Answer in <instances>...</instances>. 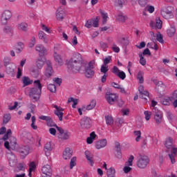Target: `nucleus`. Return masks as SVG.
I'll list each match as a JSON object with an SVG mask.
<instances>
[{"label": "nucleus", "mask_w": 177, "mask_h": 177, "mask_svg": "<svg viewBox=\"0 0 177 177\" xmlns=\"http://www.w3.org/2000/svg\"><path fill=\"white\" fill-rule=\"evenodd\" d=\"M39 120H42L43 121H46L48 127H55L57 129V125L52 118L49 116L41 115L39 117Z\"/></svg>", "instance_id": "obj_13"}, {"label": "nucleus", "mask_w": 177, "mask_h": 177, "mask_svg": "<svg viewBox=\"0 0 177 177\" xmlns=\"http://www.w3.org/2000/svg\"><path fill=\"white\" fill-rule=\"evenodd\" d=\"M152 111L153 113V120L156 122V124H161L162 122V120H164V113H162V111H160L157 108H154L152 109Z\"/></svg>", "instance_id": "obj_4"}, {"label": "nucleus", "mask_w": 177, "mask_h": 177, "mask_svg": "<svg viewBox=\"0 0 177 177\" xmlns=\"http://www.w3.org/2000/svg\"><path fill=\"white\" fill-rule=\"evenodd\" d=\"M118 44H121L122 46H128L129 45V37H121L118 39Z\"/></svg>", "instance_id": "obj_27"}, {"label": "nucleus", "mask_w": 177, "mask_h": 177, "mask_svg": "<svg viewBox=\"0 0 177 177\" xmlns=\"http://www.w3.org/2000/svg\"><path fill=\"white\" fill-rule=\"evenodd\" d=\"M31 121H32V123L30 124L31 128H32V129H35V130L38 129V127H37V125H35V121H36L35 116H32Z\"/></svg>", "instance_id": "obj_56"}, {"label": "nucleus", "mask_w": 177, "mask_h": 177, "mask_svg": "<svg viewBox=\"0 0 177 177\" xmlns=\"http://www.w3.org/2000/svg\"><path fill=\"white\" fill-rule=\"evenodd\" d=\"M10 118H12L10 113H6L3 115V124H8V122H9V121H10Z\"/></svg>", "instance_id": "obj_51"}, {"label": "nucleus", "mask_w": 177, "mask_h": 177, "mask_svg": "<svg viewBox=\"0 0 177 177\" xmlns=\"http://www.w3.org/2000/svg\"><path fill=\"white\" fill-rule=\"evenodd\" d=\"M139 57H140V63L142 65V66H146V59H145V57H143V54H139Z\"/></svg>", "instance_id": "obj_62"}, {"label": "nucleus", "mask_w": 177, "mask_h": 177, "mask_svg": "<svg viewBox=\"0 0 177 177\" xmlns=\"http://www.w3.org/2000/svg\"><path fill=\"white\" fill-rule=\"evenodd\" d=\"M48 89L50 91V92L55 93V92H56V85L52 84H48Z\"/></svg>", "instance_id": "obj_59"}, {"label": "nucleus", "mask_w": 177, "mask_h": 177, "mask_svg": "<svg viewBox=\"0 0 177 177\" xmlns=\"http://www.w3.org/2000/svg\"><path fill=\"white\" fill-rule=\"evenodd\" d=\"M77 165V158L73 157L70 162V169H73Z\"/></svg>", "instance_id": "obj_52"}, {"label": "nucleus", "mask_w": 177, "mask_h": 177, "mask_svg": "<svg viewBox=\"0 0 177 177\" xmlns=\"http://www.w3.org/2000/svg\"><path fill=\"white\" fill-rule=\"evenodd\" d=\"M22 82L24 86H27L28 85L32 84V80H30L28 77H24L22 79Z\"/></svg>", "instance_id": "obj_47"}, {"label": "nucleus", "mask_w": 177, "mask_h": 177, "mask_svg": "<svg viewBox=\"0 0 177 177\" xmlns=\"http://www.w3.org/2000/svg\"><path fill=\"white\" fill-rule=\"evenodd\" d=\"M147 10L149 12V13H153L154 10H156V8L153 6H147Z\"/></svg>", "instance_id": "obj_63"}, {"label": "nucleus", "mask_w": 177, "mask_h": 177, "mask_svg": "<svg viewBox=\"0 0 177 177\" xmlns=\"http://www.w3.org/2000/svg\"><path fill=\"white\" fill-rule=\"evenodd\" d=\"M41 177H52V167L49 165H46L41 168Z\"/></svg>", "instance_id": "obj_10"}, {"label": "nucleus", "mask_w": 177, "mask_h": 177, "mask_svg": "<svg viewBox=\"0 0 177 177\" xmlns=\"http://www.w3.org/2000/svg\"><path fill=\"white\" fill-rule=\"evenodd\" d=\"M7 158L10 167L16 166V164H17V158H16V156L13 154V153H8L7 154Z\"/></svg>", "instance_id": "obj_14"}, {"label": "nucleus", "mask_w": 177, "mask_h": 177, "mask_svg": "<svg viewBox=\"0 0 177 177\" xmlns=\"http://www.w3.org/2000/svg\"><path fill=\"white\" fill-rule=\"evenodd\" d=\"M52 149H53V147H52V143L47 142L45 145L44 151L45 152L46 157H49V156H50V152L52 151Z\"/></svg>", "instance_id": "obj_29"}, {"label": "nucleus", "mask_w": 177, "mask_h": 177, "mask_svg": "<svg viewBox=\"0 0 177 177\" xmlns=\"http://www.w3.org/2000/svg\"><path fill=\"white\" fill-rule=\"evenodd\" d=\"M85 156L88 160V161H89L90 165H91V167H93V160H92L93 155L92 154V152L89 151H85Z\"/></svg>", "instance_id": "obj_35"}, {"label": "nucleus", "mask_w": 177, "mask_h": 177, "mask_svg": "<svg viewBox=\"0 0 177 177\" xmlns=\"http://www.w3.org/2000/svg\"><path fill=\"white\" fill-rule=\"evenodd\" d=\"M116 21H120V23H125V20H127V17L122 12H118L115 16Z\"/></svg>", "instance_id": "obj_28"}, {"label": "nucleus", "mask_w": 177, "mask_h": 177, "mask_svg": "<svg viewBox=\"0 0 177 177\" xmlns=\"http://www.w3.org/2000/svg\"><path fill=\"white\" fill-rule=\"evenodd\" d=\"M144 115L145 116L146 121H149L151 118V111H145L144 112Z\"/></svg>", "instance_id": "obj_57"}, {"label": "nucleus", "mask_w": 177, "mask_h": 177, "mask_svg": "<svg viewBox=\"0 0 177 177\" xmlns=\"http://www.w3.org/2000/svg\"><path fill=\"white\" fill-rule=\"evenodd\" d=\"M55 17L58 21H63L66 17V12L63 6H59L55 12Z\"/></svg>", "instance_id": "obj_7"}, {"label": "nucleus", "mask_w": 177, "mask_h": 177, "mask_svg": "<svg viewBox=\"0 0 177 177\" xmlns=\"http://www.w3.org/2000/svg\"><path fill=\"white\" fill-rule=\"evenodd\" d=\"M138 92L140 93V97L147 100V98L146 97H149V91L145 90V87L143 86V85L139 86Z\"/></svg>", "instance_id": "obj_17"}, {"label": "nucleus", "mask_w": 177, "mask_h": 177, "mask_svg": "<svg viewBox=\"0 0 177 177\" xmlns=\"http://www.w3.org/2000/svg\"><path fill=\"white\" fill-rule=\"evenodd\" d=\"M12 17V12H10V10H5L1 16V21H3V23L4 24H6V23L8 22V20H10V19Z\"/></svg>", "instance_id": "obj_19"}, {"label": "nucleus", "mask_w": 177, "mask_h": 177, "mask_svg": "<svg viewBox=\"0 0 177 177\" xmlns=\"http://www.w3.org/2000/svg\"><path fill=\"white\" fill-rule=\"evenodd\" d=\"M3 63L4 66H12L13 64V62H12V58L10 57H6L3 59Z\"/></svg>", "instance_id": "obj_46"}, {"label": "nucleus", "mask_w": 177, "mask_h": 177, "mask_svg": "<svg viewBox=\"0 0 177 177\" xmlns=\"http://www.w3.org/2000/svg\"><path fill=\"white\" fill-rule=\"evenodd\" d=\"M23 49H24V44L23 42H19L15 48L16 53H21Z\"/></svg>", "instance_id": "obj_43"}, {"label": "nucleus", "mask_w": 177, "mask_h": 177, "mask_svg": "<svg viewBox=\"0 0 177 177\" xmlns=\"http://www.w3.org/2000/svg\"><path fill=\"white\" fill-rule=\"evenodd\" d=\"M53 107L55 109L54 114L58 117L59 121H63V115L64 114L63 112L64 111V109L57 105H54Z\"/></svg>", "instance_id": "obj_11"}, {"label": "nucleus", "mask_w": 177, "mask_h": 177, "mask_svg": "<svg viewBox=\"0 0 177 177\" xmlns=\"http://www.w3.org/2000/svg\"><path fill=\"white\" fill-rule=\"evenodd\" d=\"M175 32H176V28L174 26H170V27L167 30V36L170 38H172V37L175 35Z\"/></svg>", "instance_id": "obj_32"}, {"label": "nucleus", "mask_w": 177, "mask_h": 177, "mask_svg": "<svg viewBox=\"0 0 177 177\" xmlns=\"http://www.w3.org/2000/svg\"><path fill=\"white\" fill-rule=\"evenodd\" d=\"M176 156L177 147H173L170 153L168 154L169 158L171 164H175V162H176Z\"/></svg>", "instance_id": "obj_16"}, {"label": "nucleus", "mask_w": 177, "mask_h": 177, "mask_svg": "<svg viewBox=\"0 0 177 177\" xmlns=\"http://www.w3.org/2000/svg\"><path fill=\"white\" fill-rule=\"evenodd\" d=\"M107 177H115V168L114 167H111L106 170Z\"/></svg>", "instance_id": "obj_36"}, {"label": "nucleus", "mask_w": 177, "mask_h": 177, "mask_svg": "<svg viewBox=\"0 0 177 177\" xmlns=\"http://www.w3.org/2000/svg\"><path fill=\"white\" fill-rule=\"evenodd\" d=\"M28 27V24L26 22H21L18 24L17 28L20 31H27V28Z\"/></svg>", "instance_id": "obj_37"}, {"label": "nucleus", "mask_w": 177, "mask_h": 177, "mask_svg": "<svg viewBox=\"0 0 177 177\" xmlns=\"http://www.w3.org/2000/svg\"><path fill=\"white\" fill-rule=\"evenodd\" d=\"M30 153V147H24L21 150V156L24 158L26 156H28Z\"/></svg>", "instance_id": "obj_40"}, {"label": "nucleus", "mask_w": 177, "mask_h": 177, "mask_svg": "<svg viewBox=\"0 0 177 177\" xmlns=\"http://www.w3.org/2000/svg\"><path fill=\"white\" fill-rule=\"evenodd\" d=\"M104 64L102 65V67H106L107 64H110L111 62V56L106 57L104 60Z\"/></svg>", "instance_id": "obj_50"}, {"label": "nucleus", "mask_w": 177, "mask_h": 177, "mask_svg": "<svg viewBox=\"0 0 177 177\" xmlns=\"http://www.w3.org/2000/svg\"><path fill=\"white\" fill-rule=\"evenodd\" d=\"M172 102V98L170 97H165V98H162L161 100V103L164 106H169L171 104V102Z\"/></svg>", "instance_id": "obj_39"}, {"label": "nucleus", "mask_w": 177, "mask_h": 177, "mask_svg": "<svg viewBox=\"0 0 177 177\" xmlns=\"http://www.w3.org/2000/svg\"><path fill=\"white\" fill-rule=\"evenodd\" d=\"M105 119L107 125H113V123L114 122L113 117L107 115L105 117Z\"/></svg>", "instance_id": "obj_53"}, {"label": "nucleus", "mask_w": 177, "mask_h": 177, "mask_svg": "<svg viewBox=\"0 0 177 177\" xmlns=\"http://www.w3.org/2000/svg\"><path fill=\"white\" fill-rule=\"evenodd\" d=\"M112 73L115 74V75H117V77H118V78L122 80H125V78H127V75L124 73V72L122 71H120V69H118V68L117 67H114L113 68Z\"/></svg>", "instance_id": "obj_15"}, {"label": "nucleus", "mask_w": 177, "mask_h": 177, "mask_svg": "<svg viewBox=\"0 0 177 177\" xmlns=\"http://www.w3.org/2000/svg\"><path fill=\"white\" fill-rule=\"evenodd\" d=\"M3 31L6 34H9V33L12 32V31H13V28H12V27H10V26H7L4 28Z\"/></svg>", "instance_id": "obj_64"}, {"label": "nucleus", "mask_w": 177, "mask_h": 177, "mask_svg": "<svg viewBox=\"0 0 177 177\" xmlns=\"http://www.w3.org/2000/svg\"><path fill=\"white\" fill-rule=\"evenodd\" d=\"M62 157L64 160H70L73 157V150L68 147L66 148L63 151Z\"/></svg>", "instance_id": "obj_24"}, {"label": "nucleus", "mask_w": 177, "mask_h": 177, "mask_svg": "<svg viewBox=\"0 0 177 177\" xmlns=\"http://www.w3.org/2000/svg\"><path fill=\"white\" fill-rule=\"evenodd\" d=\"M85 27H86V28H91L92 27H98L99 26V22L97 21V20H95V19H88L86 21L85 24Z\"/></svg>", "instance_id": "obj_23"}, {"label": "nucleus", "mask_w": 177, "mask_h": 177, "mask_svg": "<svg viewBox=\"0 0 177 177\" xmlns=\"http://www.w3.org/2000/svg\"><path fill=\"white\" fill-rule=\"evenodd\" d=\"M174 142H175V140L171 137H168L166 138L165 142V147L166 149H168V150L171 149L172 150L173 147H176L174 146Z\"/></svg>", "instance_id": "obj_25"}, {"label": "nucleus", "mask_w": 177, "mask_h": 177, "mask_svg": "<svg viewBox=\"0 0 177 177\" xmlns=\"http://www.w3.org/2000/svg\"><path fill=\"white\" fill-rule=\"evenodd\" d=\"M96 138H97V136L96 135L95 131L91 132L90 133V136L86 139L88 145H92V143H93V140H95Z\"/></svg>", "instance_id": "obj_33"}, {"label": "nucleus", "mask_w": 177, "mask_h": 177, "mask_svg": "<svg viewBox=\"0 0 177 177\" xmlns=\"http://www.w3.org/2000/svg\"><path fill=\"white\" fill-rule=\"evenodd\" d=\"M39 39L44 41V44H48V37L46 33L44 32V31L40 30L38 33Z\"/></svg>", "instance_id": "obj_31"}, {"label": "nucleus", "mask_w": 177, "mask_h": 177, "mask_svg": "<svg viewBox=\"0 0 177 177\" xmlns=\"http://www.w3.org/2000/svg\"><path fill=\"white\" fill-rule=\"evenodd\" d=\"M107 146V139L104 138L101 139L96 142L95 143V149L97 150H100V149H103Z\"/></svg>", "instance_id": "obj_22"}, {"label": "nucleus", "mask_w": 177, "mask_h": 177, "mask_svg": "<svg viewBox=\"0 0 177 177\" xmlns=\"http://www.w3.org/2000/svg\"><path fill=\"white\" fill-rule=\"evenodd\" d=\"M150 26L152 28H158V30H161V28H162V21H161L160 17H156V24H154V21H151Z\"/></svg>", "instance_id": "obj_20"}, {"label": "nucleus", "mask_w": 177, "mask_h": 177, "mask_svg": "<svg viewBox=\"0 0 177 177\" xmlns=\"http://www.w3.org/2000/svg\"><path fill=\"white\" fill-rule=\"evenodd\" d=\"M73 102L72 104L73 109H77V104H78V99L74 97H70L68 99V103Z\"/></svg>", "instance_id": "obj_44"}, {"label": "nucleus", "mask_w": 177, "mask_h": 177, "mask_svg": "<svg viewBox=\"0 0 177 177\" xmlns=\"http://www.w3.org/2000/svg\"><path fill=\"white\" fill-rule=\"evenodd\" d=\"M149 157L145 155H139L138 157L136 165L140 169H145L147 165H149Z\"/></svg>", "instance_id": "obj_2"}, {"label": "nucleus", "mask_w": 177, "mask_h": 177, "mask_svg": "<svg viewBox=\"0 0 177 177\" xmlns=\"http://www.w3.org/2000/svg\"><path fill=\"white\" fill-rule=\"evenodd\" d=\"M85 70L84 67H68V72L70 74H77V73H80V74H84Z\"/></svg>", "instance_id": "obj_18"}, {"label": "nucleus", "mask_w": 177, "mask_h": 177, "mask_svg": "<svg viewBox=\"0 0 177 177\" xmlns=\"http://www.w3.org/2000/svg\"><path fill=\"white\" fill-rule=\"evenodd\" d=\"M105 99L109 104H114L118 100V95L115 93H106Z\"/></svg>", "instance_id": "obj_8"}, {"label": "nucleus", "mask_w": 177, "mask_h": 177, "mask_svg": "<svg viewBox=\"0 0 177 177\" xmlns=\"http://www.w3.org/2000/svg\"><path fill=\"white\" fill-rule=\"evenodd\" d=\"M147 46L148 48H151V49H154L155 50H158V45H157V44L156 43H148Z\"/></svg>", "instance_id": "obj_58"}, {"label": "nucleus", "mask_w": 177, "mask_h": 177, "mask_svg": "<svg viewBox=\"0 0 177 177\" xmlns=\"http://www.w3.org/2000/svg\"><path fill=\"white\" fill-rule=\"evenodd\" d=\"M77 63H78V60L74 59V58L67 59L66 62V64L69 67H74Z\"/></svg>", "instance_id": "obj_38"}, {"label": "nucleus", "mask_w": 177, "mask_h": 177, "mask_svg": "<svg viewBox=\"0 0 177 177\" xmlns=\"http://www.w3.org/2000/svg\"><path fill=\"white\" fill-rule=\"evenodd\" d=\"M100 13L102 17V23L103 24H106L107 23V19H109V15L104 11H101Z\"/></svg>", "instance_id": "obj_45"}, {"label": "nucleus", "mask_w": 177, "mask_h": 177, "mask_svg": "<svg viewBox=\"0 0 177 177\" xmlns=\"http://www.w3.org/2000/svg\"><path fill=\"white\" fill-rule=\"evenodd\" d=\"M53 57L55 62L58 63L59 66H62V64H63V59H62V55L55 52L53 54Z\"/></svg>", "instance_id": "obj_34"}, {"label": "nucleus", "mask_w": 177, "mask_h": 177, "mask_svg": "<svg viewBox=\"0 0 177 177\" xmlns=\"http://www.w3.org/2000/svg\"><path fill=\"white\" fill-rule=\"evenodd\" d=\"M10 142H8L6 141L4 143V147H6V149H7V150H10V149H12V150H15L16 149V139L15 138V137H11L10 138Z\"/></svg>", "instance_id": "obj_12"}, {"label": "nucleus", "mask_w": 177, "mask_h": 177, "mask_svg": "<svg viewBox=\"0 0 177 177\" xmlns=\"http://www.w3.org/2000/svg\"><path fill=\"white\" fill-rule=\"evenodd\" d=\"M35 50L36 52H39L40 57L45 56V54L46 53V48L42 44H37L35 46Z\"/></svg>", "instance_id": "obj_21"}, {"label": "nucleus", "mask_w": 177, "mask_h": 177, "mask_svg": "<svg viewBox=\"0 0 177 177\" xmlns=\"http://www.w3.org/2000/svg\"><path fill=\"white\" fill-rule=\"evenodd\" d=\"M35 87L31 88L29 96L33 102H38L41 96V92L42 91V86L39 80H35L34 82Z\"/></svg>", "instance_id": "obj_1"}, {"label": "nucleus", "mask_w": 177, "mask_h": 177, "mask_svg": "<svg viewBox=\"0 0 177 177\" xmlns=\"http://www.w3.org/2000/svg\"><path fill=\"white\" fill-rule=\"evenodd\" d=\"M57 129L59 134L58 135V138L61 139V140H67L71 136V133L68 131H64L61 127H57Z\"/></svg>", "instance_id": "obj_6"}, {"label": "nucleus", "mask_w": 177, "mask_h": 177, "mask_svg": "<svg viewBox=\"0 0 177 177\" xmlns=\"http://www.w3.org/2000/svg\"><path fill=\"white\" fill-rule=\"evenodd\" d=\"M96 107V100H92L88 105L86 106L87 111L93 110Z\"/></svg>", "instance_id": "obj_42"}, {"label": "nucleus", "mask_w": 177, "mask_h": 177, "mask_svg": "<svg viewBox=\"0 0 177 177\" xmlns=\"http://www.w3.org/2000/svg\"><path fill=\"white\" fill-rule=\"evenodd\" d=\"M134 136H136V141L140 142L141 138H142V133L140 131H134Z\"/></svg>", "instance_id": "obj_55"}, {"label": "nucleus", "mask_w": 177, "mask_h": 177, "mask_svg": "<svg viewBox=\"0 0 177 177\" xmlns=\"http://www.w3.org/2000/svg\"><path fill=\"white\" fill-rule=\"evenodd\" d=\"M93 68H91V67H84V73H83V74L85 75L86 78H92V77L95 75V71H93Z\"/></svg>", "instance_id": "obj_26"}, {"label": "nucleus", "mask_w": 177, "mask_h": 177, "mask_svg": "<svg viewBox=\"0 0 177 177\" xmlns=\"http://www.w3.org/2000/svg\"><path fill=\"white\" fill-rule=\"evenodd\" d=\"M41 29L43 31H45V32H47V34H52V28L46 26V25L41 24Z\"/></svg>", "instance_id": "obj_48"}, {"label": "nucleus", "mask_w": 177, "mask_h": 177, "mask_svg": "<svg viewBox=\"0 0 177 177\" xmlns=\"http://www.w3.org/2000/svg\"><path fill=\"white\" fill-rule=\"evenodd\" d=\"M82 129H91L92 128V119L89 117H84L80 122Z\"/></svg>", "instance_id": "obj_5"}, {"label": "nucleus", "mask_w": 177, "mask_h": 177, "mask_svg": "<svg viewBox=\"0 0 177 177\" xmlns=\"http://www.w3.org/2000/svg\"><path fill=\"white\" fill-rule=\"evenodd\" d=\"M37 67H52V62L50 60H46L45 58L39 59L36 61Z\"/></svg>", "instance_id": "obj_9"}, {"label": "nucleus", "mask_w": 177, "mask_h": 177, "mask_svg": "<svg viewBox=\"0 0 177 177\" xmlns=\"http://www.w3.org/2000/svg\"><path fill=\"white\" fill-rule=\"evenodd\" d=\"M11 135H12V130L8 129L6 134L1 139H0V141L8 140V139H9V136H10ZM0 145H1V142H0Z\"/></svg>", "instance_id": "obj_54"}, {"label": "nucleus", "mask_w": 177, "mask_h": 177, "mask_svg": "<svg viewBox=\"0 0 177 177\" xmlns=\"http://www.w3.org/2000/svg\"><path fill=\"white\" fill-rule=\"evenodd\" d=\"M28 167H29L28 176L32 177V174H34V172H35V169H37V165H35V162L34 161L30 162L28 164Z\"/></svg>", "instance_id": "obj_30"}, {"label": "nucleus", "mask_w": 177, "mask_h": 177, "mask_svg": "<svg viewBox=\"0 0 177 177\" xmlns=\"http://www.w3.org/2000/svg\"><path fill=\"white\" fill-rule=\"evenodd\" d=\"M143 75H145V73L142 71L138 72L137 75V79L138 80L140 84H143L144 82Z\"/></svg>", "instance_id": "obj_49"}, {"label": "nucleus", "mask_w": 177, "mask_h": 177, "mask_svg": "<svg viewBox=\"0 0 177 177\" xmlns=\"http://www.w3.org/2000/svg\"><path fill=\"white\" fill-rule=\"evenodd\" d=\"M148 3L149 0H138V4L140 6H142V8H145Z\"/></svg>", "instance_id": "obj_61"}, {"label": "nucleus", "mask_w": 177, "mask_h": 177, "mask_svg": "<svg viewBox=\"0 0 177 177\" xmlns=\"http://www.w3.org/2000/svg\"><path fill=\"white\" fill-rule=\"evenodd\" d=\"M53 68L52 67H48L46 68L45 71V76L47 78H50V77H52V75H53Z\"/></svg>", "instance_id": "obj_41"}, {"label": "nucleus", "mask_w": 177, "mask_h": 177, "mask_svg": "<svg viewBox=\"0 0 177 177\" xmlns=\"http://www.w3.org/2000/svg\"><path fill=\"white\" fill-rule=\"evenodd\" d=\"M100 46L102 48V49L104 51H106V49H107V48H109V44H107V43H106L104 41H100Z\"/></svg>", "instance_id": "obj_60"}, {"label": "nucleus", "mask_w": 177, "mask_h": 177, "mask_svg": "<svg viewBox=\"0 0 177 177\" xmlns=\"http://www.w3.org/2000/svg\"><path fill=\"white\" fill-rule=\"evenodd\" d=\"M160 15L165 20L174 19V12L171 10L170 7H163L160 10Z\"/></svg>", "instance_id": "obj_3"}]
</instances>
